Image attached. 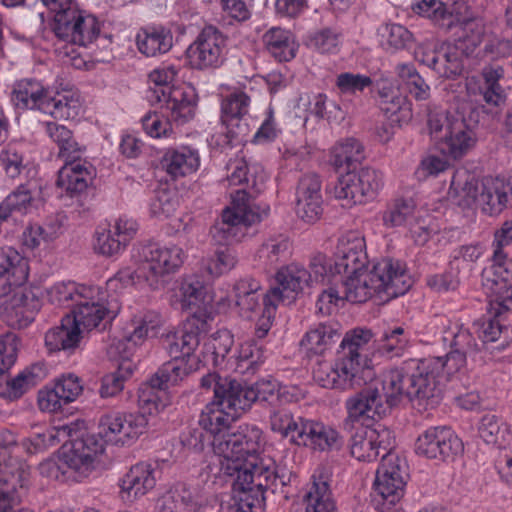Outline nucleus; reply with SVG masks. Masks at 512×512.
<instances>
[{
  "instance_id": "f257e3e1",
  "label": "nucleus",
  "mask_w": 512,
  "mask_h": 512,
  "mask_svg": "<svg viewBox=\"0 0 512 512\" xmlns=\"http://www.w3.org/2000/svg\"><path fill=\"white\" fill-rule=\"evenodd\" d=\"M466 364L462 351L452 349L445 357L409 359L388 370L385 388L392 404L407 399L419 408L435 407L442 399L443 380Z\"/></svg>"
},
{
  "instance_id": "f03ea898",
  "label": "nucleus",
  "mask_w": 512,
  "mask_h": 512,
  "mask_svg": "<svg viewBox=\"0 0 512 512\" xmlns=\"http://www.w3.org/2000/svg\"><path fill=\"white\" fill-rule=\"evenodd\" d=\"M251 168L245 159H235L228 164L231 170L227 180L230 185L245 184L246 188L238 189L231 194L232 207L223 210L221 221L217 222L210 230L213 239L220 245H230L238 242L245 235L247 227L259 223L267 211H260L253 202L255 196L260 193L264 177L257 176V169Z\"/></svg>"
},
{
  "instance_id": "7ed1b4c3",
  "label": "nucleus",
  "mask_w": 512,
  "mask_h": 512,
  "mask_svg": "<svg viewBox=\"0 0 512 512\" xmlns=\"http://www.w3.org/2000/svg\"><path fill=\"white\" fill-rule=\"evenodd\" d=\"M370 329L355 328L346 332L337 351L335 363L319 361L313 368V379L323 388L348 390L372 381L375 372L368 357Z\"/></svg>"
},
{
  "instance_id": "20e7f679",
  "label": "nucleus",
  "mask_w": 512,
  "mask_h": 512,
  "mask_svg": "<svg viewBox=\"0 0 512 512\" xmlns=\"http://www.w3.org/2000/svg\"><path fill=\"white\" fill-rule=\"evenodd\" d=\"M212 447L220 460L221 472L232 481L238 480L245 470H253L264 459L262 430L254 424H241L228 428L212 440Z\"/></svg>"
},
{
  "instance_id": "39448f33",
  "label": "nucleus",
  "mask_w": 512,
  "mask_h": 512,
  "mask_svg": "<svg viewBox=\"0 0 512 512\" xmlns=\"http://www.w3.org/2000/svg\"><path fill=\"white\" fill-rule=\"evenodd\" d=\"M343 298L364 303L374 294L384 293L387 299L404 295L411 287L410 277L398 261L383 259L372 270L341 276Z\"/></svg>"
},
{
  "instance_id": "423d86ee",
  "label": "nucleus",
  "mask_w": 512,
  "mask_h": 512,
  "mask_svg": "<svg viewBox=\"0 0 512 512\" xmlns=\"http://www.w3.org/2000/svg\"><path fill=\"white\" fill-rule=\"evenodd\" d=\"M412 10L430 19L445 32L455 30V42H461L462 47L471 55L481 44L484 35L483 25L465 16L463 3L454 2L446 5L441 0H419L412 5Z\"/></svg>"
},
{
  "instance_id": "0eeeda50",
  "label": "nucleus",
  "mask_w": 512,
  "mask_h": 512,
  "mask_svg": "<svg viewBox=\"0 0 512 512\" xmlns=\"http://www.w3.org/2000/svg\"><path fill=\"white\" fill-rule=\"evenodd\" d=\"M176 75L174 66L154 70L150 74V80L155 86L150 88L147 97L151 103H164L168 117L179 125L194 118L197 96L189 87L170 86Z\"/></svg>"
},
{
  "instance_id": "6e6552de",
  "label": "nucleus",
  "mask_w": 512,
  "mask_h": 512,
  "mask_svg": "<svg viewBox=\"0 0 512 512\" xmlns=\"http://www.w3.org/2000/svg\"><path fill=\"white\" fill-rule=\"evenodd\" d=\"M488 114L484 105H468L453 113L451 123L441 141V151L448 157L458 160L476 144L477 129Z\"/></svg>"
},
{
  "instance_id": "1a4fd4ad",
  "label": "nucleus",
  "mask_w": 512,
  "mask_h": 512,
  "mask_svg": "<svg viewBox=\"0 0 512 512\" xmlns=\"http://www.w3.org/2000/svg\"><path fill=\"white\" fill-rule=\"evenodd\" d=\"M141 263L136 271L138 278H143L153 290L164 287L166 276L175 272L183 263L184 252L178 246L160 247L149 242L139 251Z\"/></svg>"
},
{
  "instance_id": "9d476101",
  "label": "nucleus",
  "mask_w": 512,
  "mask_h": 512,
  "mask_svg": "<svg viewBox=\"0 0 512 512\" xmlns=\"http://www.w3.org/2000/svg\"><path fill=\"white\" fill-rule=\"evenodd\" d=\"M418 456L440 462L454 461L462 454V440L448 427L435 426L423 431L414 444Z\"/></svg>"
},
{
  "instance_id": "9b49d317",
  "label": "nucleus",
  "mask_w": 512,
  "mask_h": 512,
  "mask_svg": "<svg viewBox=\"0 0 512 512\" xmlns=\"http://www.w3.org/2000/svg\"><path fill=\"white\" fill-rule=\"evenodd\" d=\"M226 53L227 37L213 25L205 26L187 49L191 66L198 70L218 68Z\"/></svg>"
},
{
  "instance_id": "f8f14e48",
  "label": "nucleus",
  "mask_w": 512,
  "mask_h": 512,
  "mask_svg": "<svg viewBox=\"0 0 512 512\" xmlns=\"http://www.w3.org/2000/svg\"><path fill=\"white\" fill-rule=\"evenodd\" d=\"M147 418L140 413L110 412L101 416L98 430L106 443L130 445L145 430Z\"/></svg>"
},
{
  "instance_id": "ddd939ff",
  "label": "nucleus",
  "mask_w": 512,
  "mask_h": 512,
  "mask_svg": "<svg viewBox=\"0 0 512 512\" xmlns=\"http://www.w3.org/2000/svg\"><path fill=\"white\" fill-rule=\"evenodd\" d=\"M208 318L206 313L194 312L184 323L180 336L175 333L165 336L162 344L171 359L187 362L197 360L194 357V351L199 346L202 335L209 331Z\"/></svg>"
},
{
  "instance_id": "4468645a",
  "label": "nucleus",
  "mask_w": 512,
  "mask_h": 512,
  "mask_svg": "<svg viewBox=\"0 0 512 512\" xmlns=\"http://www.w3.org/2000/svg\"><path fill=\"white\" fill-rule=\"evenodd\" d=\"M392 448V432L381 425L370 427L362 423L351 436V455L359 461L371 462L379 456L383 458L394 455L391 452Z\"/></svg>"
},
{
  "instance_id": "2eb2a0df",
  "label": "nucleus",
  "mask_w": 512,
  "mask_h": 512,
  "mask_svg": "<svg viewBox=\"0 0 512 512\" xmlns=\"http://www.w3.org/2000/svg\"><path fill=\"white\" fill-rule=\"evenodd\" d=\"M191 370L192 364L188 365L187 361L181 359H171L165 362L157 372L152 375L146 386L140 389V402L147 404L150 414L160 411L164 408L165 404L160 400L154 390H165L169 384H177L187 376Z\"/></svg>"
},
{
  "instance_id": "dca6fc26",
  "label": "nucleus",
  "mask_w": 512,
  "mask_h": 512,
  "mask_svg": "<svg viewBox=\"0 0 512 512\" xmlns=\"http://www.w3.org/2000/svg\"><path fill=\"white\" fill-rule=\"evenodd\" d=\"M291 480V473L280 469L271 459H264L253 470H245L234 480L235 489H250L252 492L265 496V491L276 493L287 486Z\"/></svg>"
},
{
  "instance_id": "f3484780",
  "label": "nucleus",
  "mask_w": 512,
  "mask_h": 512,
  "mask_svg": "<svg viewBox=\"0 0 512 512\" xmlns=\"http://www.w3.org/2000/svg\"><path fill=\"white\" fill-rule=\"evenodd\" d=\"M388 371L384 374L382 381V389L385 394V403L377 388L368 387L355 396L350 397L346 401V409L348 417L344 422L345 428L352 426L353 422H359L362 419H373L375 416L382 418L392 407L397 406L400 402L392 404L389 399V391L385 388V381Z\"/></svg>"
},
{
  "instance_id": "a211bd4d",
  "label": "nucleus",
  "mask_w": 512,
  "mask_h": 512,
  "mask_svg": "<svg viewBox=\"0 0 512 512\" xmlns=\"http://www.w3.org/2000/svg\"><path fill=\"white\" fill-rule=\"evenodd\" d=\"M0 302V320L9 327H27L41 308L39 297L30 288L15 289Z\"/></svg>"
},
{
  "instance_id": "6ab92c4d",
  "label": "nucleus",
  "mask_w": 512,
  "mask_h": 512,
  "mask_svg": "<svg viewBox=\"0 0 512 512\" xmlns=\"http://www.w3.org/2000/svg\"><path fill=\"white\" fill-rule=\"evenodd\" d=\"M406 475L405 463L397 455L383 457L376 471L374 491L386 503L395 505L404 495Z\"/></svg>"
},
{
  "instance_id": "aec40b11",
  "label": "nucleus",
  "mask_w": 512,
  "mask_h": 512,
  "mask_svg": "<svg viewBox=\"0 0 512 512\" xmlns=\"http://www.w3.org/2000/svg\"><path fill=\"white\" fill-rule=\"evenodd\" d=\"M104 441L97 434L80 431L71 440V447L63 453V463L67 468L86 476L91 470L95 458L104 451Z\"/></svg>"
},
{
  "instance_id": "412c9836",
  "label": "nucleus",
  "mask_w": 512,
  "mask_h": 512,
  "mask_svg": "<svg viewBox=\"0 0 512 512\" xmlns=\"http://www.w3.org/2000/svg\"><path fill=\"white\" fill-rule=\"evenodd\" d=\"M250 98L243 92L226 97L221 105V121L227 131L229 143L241 142L249 134V125L244 116L248 112Z\"/></svg>"
},
{
  "instance_id": "4be33fe9",
  "label": "nucleus",
  "mask_w": 512,
  "mask_h": 512,
  "mask_svg": "<svg viewBox=\"0 0 512 512\" xmlns=\"http://www.w3.org/2000/svg\"><path fill=\"white\" fill-rule=\"evenodd\" d=\"M28 278V264L12 248L0 250V298L6 297L15 289H24Z\"/></svg>"
},
{
  "instance_id": "5701e85b",
  "label": "nucleus",
  "mask_w": 512,
  "mask_h": 512,
  "mask_svg": "<svg viewBox=\"0 0 512 512\" xmlns=\"http://www.w3.org/2000/svg\"><path fill=\"white\" fill-rule=\"evenodd\" d=\"M480 206L490 216L512 207V177L484 178L481 181Z\"/></svg>"
},
{
  "instance_id": "b1692460",
  "label": "nucleus",
  "mask_w": 512,
  "mask_h": 512,
  "mask_svg": "<svg viewBox=\"0 0 512 512\" xmlns=\"http://www.w3.org/2000/svg\"><path fill=\"white\" fill-rule=\"evenodd\" d=\"M80 379L74 374L63 375L56 380L52 389L40 391L38 405L42 411L57 412L63 405L76 400L82 393Z\"/></svg>"
},
{
  "instance_id": "393cba45",
  "label": "nucleus",
  "mask_w": 512,
  "mask_h": 512,
  "mask_svg": "<svg viewBox=\"0 0 512 512\" xmlns=\"http://www.w3.org/2000/svg\"><path fill=\"white\" fill-rule=\"evenodd\" d=\"M300 428L296 445L326 451L339 450L344 444L343 438L336 429L321 422L304 419Z\"/></svg>"
},
{
  "instance_id": "a878e982",
  "label": "nucleus",
  "mask_w": 512,
  "mask_h": 512,
  "mask_svg": "<svg viewBox=\"0 0 512 512\" xmlns=\"http://www.w3.org/2000/svg\"><path fill=\"white\" fill-rule=\"evenodd\" d=\"M95 175V168L87 160L64 163L58 172L56 185L73 197L84 192Z\"/></svg>"
},
{
  "instance_id": "bb28decb",
  "label": "nucleus",
  "mask_w": 512,
  "mask_h": 512,
  "mask_svg": "<svg viewBox=\"0 0 512 512\" xmlns=\"http://www.w3.org/2000/svg\"><path fill=\"white\" fill-rule=\"evenodd\" d=\"M212 406L225 407L232 410L233 417H239L240 413L249 408V396L247 393V384L229 378L223 377L215 391Z\"/></svg>"
},
{
  "instance_id": "cd10ccee",
  "label": "nucleus",
  "mask_w": 512,
  "mask_h": 512,
  "mask_svg": "<svg viewBox=\"0 0 512 512\" xmlns=\"http://www.w3.org/2000/svg\"><path fill=\"white\" fill-rule=\"evenodd\" d=\"M281 292V301L291 303L305 287L312 284V274L300 265L291 264L278 270L275 276Z\"/></svg>"
},
{
  "instance_id": "c85d7f7f",
  "label": "nucleus",
  "mask_w": 512,
  "mask_h": 512,
  "mask_svg": "<svg viewBox=\"0 0 512 512\" xmlns=\"http://www.w3.org/2000/svg\"><path fill=\"white\" fill-rule=\"evenodd\" d=\"M461 42H444L439 45V58L436 73L440 77L454 78L462 74L470 57Z\"/></svg>"
},
{
  "instance_id": "c756f323",
  "label": "nucleus",
  "mask_w": 512,
  "mask_h": 512,
  "mask_svg": "<svg viewBox=\"0 0 512 512\" xmlns=\"http://www.w3.org/2000/svg\"><path fill=\"white\" fill-rule=\"evenodd\" d=\"M49 91L37 80L23 79L15 84L11 100L18 109H39L42 111V106L47 100Z\"/></svg>"
},
{
  "instance_id": "7c9ffc66",
  "label": "nucleus",
  "mask_w": 512,
  "mask_h": 512,
  "mask_svg": "<svg viewBox=\"0 0 512 512\" xmlns=\"http://www.w3.org/2000/svg\"><path fill=\"white\" fill-rule=\"evenodd\" d=\"M81 339V331L70 315L63 317L61 324L51 328L45 335V344L50 351L74 350Z\"/></svg>"
},
{
  "instance_id": "2f4dec72",
  "label": "nucleus",
  "mask_w": 512,
  "mask_h": 512,
  "mask_svg": "<svg viewBox=\"0 0 512 512\" xmlns=\"http://www.w3.org/2000/svg\"><path fill=\"white\" fill-rule=\"evenodd\" d=\"M156 484L151 464L138 463L130 468L121 480V489L133 498L144 496Z\"/></svg>"
},
{
  "instance_id": "473e14b6",
  "label": "nucleus",
  "mask_w": 512,
  "mask_h": 512,
  "mask_svg": "<svg viewBox=\"0 0 512 512\" xmlns=\"http://www.w3.org/2000/svg\"><path fill=\"white\" fill-rule=\"evenodd\" d=\"M43 375L44 371L40 364L24 369L11 379L5 375V379L0 381V395L10 400H16L34 387Z\"/></svg>"
},
{
  "instance_id": "72a5a7b5",
  "label": "nucleus",
  "mask_w": 512,
  "mask_h": 512,
  "mask_svg": "<svg viewBox=\"0 0 512 512\" xmlns=\"http://www.w3.org/2000/svg\"><path fill=\"white\" fill-rule=\"evenodd\" d=\"M45 101L42 112L50 114L57 120H73L79 116L82 109L79 96L69 91L54 94L49 91Z\"/></svg>"
},
{
  "instance_id": "f704fd0d",
  "label": "nucleus",
  "mask_w": 512,
  "mask_h": 512,
  "mask_svg": "<svg viewBox=\"0 0 512 512\" xmlns=\"http://www.w3.org/2000/svg\"><path fill=\"white\" fill-rule=\"evenodd\" d=\"M138 50L147 57L167 53L173 46V35L169 29L152 27L141 29L137 34Z\"/></svg>"
},
{
  "instance_id": "c9c22d12",
  "label": "nucleus",
  "mask_w": 512,
  "mask_h": 512,
  "mask_svg": "<svg viewBox=\"0 0 512 512\" xmlns=\"http://www.w3.org/2000/svg\"><path fill=\"white\" fill-rule=\"evenodd\" d=\"M162 166L174 179L195 172L200 165L198 152L189 147L169 150L162 159Z\"/></svg>"
},
{
  "instance_id": "e433bc0d",
  "label": "nucleus",
  "mask_w": 512,
  "mask_h": 512,
  "mask_svg": "<svg viewBox=\"0 0 512 512\" xmlns=\"http://www.w3.org/2000/svg\"><path fill=\"white\" fill-rule=\"evenodd\" d=\"M340 337L341 332L338 323H319L305 334L301 345L315 354H322L330 345L336 343Z\"/></svg>"
},
{
  "instance_id": "4c0bfd02",
  "label": "nucleus",
  "mask_w": 512,
  "mask_h": 512,
  "mask_svg": "<svg viewBox=\"0 0 512 512\" xmlns=\"http://www.w3.org/2000/svg\"><path fill=\"white\" fill-rule=\"evenodd\" d=\"M362 159H364L362 144L354 138H348L333 148L330 161L337 172H344L355 170Z\"/></svg>"
},
{
  "instance_id": "58836bf2",
  "label": "nucleus",
  "mask_w": 512,
  "mask_h": 512,
  "mask_svg": "<svg viewBox=\"0 0 512 512\" xmlns=\"http://www.w3.org/2000/svg\"><path fill=\"white\" fill-rule=\"evenodd\" d=\"M37 185L27 182L19 185L1 203L0 211L9 218L13 213L26 214L35 201Z\"/></svg>"
},
{
  "instance_id": "ea45409f",
  "label": "nucleus",
  "mask_w": 512,
  "mask_h": 512,
  "mask_svg": "<svg viewBox=\"0 0 512 512\" xmlns=\"http://www.w3.org/2000/svg\"><path fill=\"white\" fill-rule=\"evenodd\" d=\"M73 316L71 319L75 320V324L80 328L92 330L99 326L103 321L107 308L98 301H91L88 297L82 296L77 300V304L72 309Z\"/></svg>"
},
{
  "instance_id": "a19ab883",
  "label": "nucleus",
  "mask_w": 512,
  "mask_h": 512,
  "mask_svg": "<svg viewBox=\"0 0 512 512\" xmlns=\"http://www.w3.org/2000/svg\"><path fill=\"white\" fill-rule=\"evenodd\" d=\"M29 466L21 459L9 456L0 464V484L16 493L17 489L24 490L29 482Z\"/></svg>"
},
{
  "instance_id": "79ce46f5",
  "label": "nucleus",
  "mask_w": 512,
  "mask_h": 512,
  "mask_svg": "<svg viewBox=\"0 0 512 512\" xmlns=\"http://www.w3.org/2000/svg\"><path fill=\"white\" fill-rule=\"evenodd\" d=\"M483 287H493L512 282V259L508 258L502 249H495L493 263L489 268L483 270Z\"/></svg>"
},
{
  "instance_id": "37998d69",
  "label": "nucleus",
  "mask_w": 512,
  "mask_h": 512,
  "mask_svg": "<svg viewBox=\"0 0 512 512\" xmlns=\"http://www.w3.org/2000/svg\"><path fill=\"white\" fill-rule=\"evenodd\" d=\"M232 416V410H228L225 407L212 406V403H210L203 409L199 424L204 430L212 434L214 439L218 434L233 427L230 423L237 417L232 418Z\"/></svg>"
},
{
  "instance_id": "c03bdc74",
  "label": "nucleus",
  "mask_w": 512,
  "mask_h": 512,
  "mask_svg": "<svg viewBox=\"0 0 512 512\" xmlns=\"http://www.w3.org/2000/svg\"><path fill=\"white\" fill-rule=\"evenodd\" d=\"M503 68L500 65L486 66L482 70L484 87L482 96L488 106L498 107L505 102L506 96L498 81L503 76Z\"/></svg>"
},
{
  "instance_id": "a18cd8bd",
  "label": "nucleus",
  "mask_w": 512,
  "mask_h": 512,
  "mask_svg": "<svg viewBox=\"0 0 512 512\" xmlns=\"http://www.w3.org/2000/svg\"><path fill=\"white\" fill-rule=\"evenodd\" d=\"M82 12L76 6L54 16L53 31L59 40L67 44H75V33L78 32L77 29L80 27L79 19L82 16Z\"/></svg>"
},
{
  "instance_id": "49530a36",
  "label": "nucleus",
  "mask_w": 512,
  "mask_h": 512,
  "mask_svg": "<svg viewBox=\"0 0 512 512\" xmlns=\"http://www.w3.org/2000/svg\"><path fill=\"white\" fill-rule=\"evenodd\" d=\"M261 286L258 281L253 278H243L234 285L235 303L240 311L251 313L260 305V296L258 291Z\"/></svg>"
},
{
  "instance_id": "de8ad7c7",
  "label": "nucleus",
  "mask_w": 512,
  "mask_h": 512,
  "mask_svg": "<svg viewBox=\"0 0 512 512\" xmlns=\"http://www.w3.org/2000/svg\"><path fill=\"white\" fill-rule=\"evenodd\" d=\"M338 181L334 186V196L346 201L347 205L362 204L366 202L364 194L355 176V170L338 172Z\"/></svg>"
},
{
  "instance_id": "09e8293b",
  "label": "nucleus",
  "mask_w": 512,
  "mask_h": 512,
  "mask_svg": "<svg viewBox=\"0 0 512 512\" xmlns=\"http://www.w3.org/2000/svg\"><path fill=\"white\" fill-rule=\"evenodd\" d=\"M396 73L416 100L423 101L430 97V86L413 65L398 64L396 66Z\"/></svg>"
},
{
  "instance_id": "8fccbe9b",
  "label": "nucleus",
  "mask_w": 512,
  "mask_h": 512,
  "mask_svg": "<svg viewBox=\"0 0 512 512\" xmlns=\"http://www.w3.org/2000/svg\"><path fill=\"white\" fill-rule=\"evenodd\" d=\"M267 50L280 62L294 58V49L289 42V35L281 28H271L263 36Z\"/></svg>"
},
{
  "instance_id": "3c124183",
  "label": "nucleus",
  "mask_w": 512,
  "mask_h": 512,
  "mask_svg": "<svg viewBox=\"0 0 512 512\" xmlns=\"http://www.w3.org/2000/svg\"><path fill=\"white\" fill-rule=\"evenodd\" d=\"M305 499L307 501L306 512H337L328 483L325 481L313 482Z\"/></svg>"
},
{
  "instance_id": "603ef678",
  "label": "nucleus",
  "mask_w": 512,
  "mask_h": 512,
  "mask_svg": "<svg viewBox=\"0 0 512 512\" xmlns=\"http://www.w3.org/2000/svg\"><path fill=\"white\" fill-rule=\"evenodd\" d=\"M263 311L259 317L256 327L255 335L257 338H264L271 329L277 305L281 302V292L279 288H270L263 296Z\"/></svg>"
},
{
  "instance_id": "864d4df0",
  "label": "nucleus",
  "mask_w": 512,
  "mask_h": 512,
  "mask_svg": "<svg viewBox=\"0 0 512 512\" xmlns=\"http://www.w3.org/2000/svg\"><path fill=\"white\" fill-rule=\"evenodd\" d=\"M479 435L488 444L501 446L509 436L507 425L496 415L487 414L482 417Z\"/></svg>"
},
{
  "instance_id": "5fc2aeb1",
  "label": "nucleus",
  "mask_w": 512,
  "mask_h": 512,
  "mask_svg": "<svg viewBox=\"0 0 512 512\" xmlns=\"http://www.w3.org/2000/svg\"><path fill=\"white\" fill-rule=\"evenodd\" d=\"M481 182L473 176H468L462 183L453 180L449 194L450 196L459 197L457 204L463 207H470L478 203L480 205Z\"/></svg>"
},
{
  "instance_id": "6e6d98bb",
  "label": "nucleus",
  "mask_w": 512,
  "mask_h": 512,
  "mask_svg": "<svg viewBox=\"0 0 512 512\" xmlns=\"http://www.w3.org/2000/svg\"><path fill=\"white\" fill-rule=\"evenodd\" d=\"M161 325V315L156 311H146L136 315L132 321V330L129 331L130 340L143 343L150 332Z\"/></svg>"
},
{
  "instance_id": "4d7b16f0",
  "label": "nucleus",
  "mask_w": 512,
  "mask_h": 512,
  "mask_svg": "<svg viewBox=\"0 0 512 512\" xmlns=\"http://www.w3.org/2000/svg\"><path fill=\"white\" fill-rule=\"evenodd\" d=\"M302 421H304L303 418L294 419L286 411H275L270 416L272 431L280 433L283 437H290V441L294 444L297 443Z\"/></svg>"
},
{
  "instance_id": "13d9d810",
  "label": "nucleus",
  "mask_w": 512,
  "mask_h": 512,
  "mask_svg": "<svg viewBox=\"0 0 512 512\" xmlns=\"http://www.w3.org/2000/svg\"><path fill=\"white\" fill-rule=\"evenodd\" d=\"M235 490V488L233 487ZM242 493L239 501L227 506L221 505L222 512H263L265 496L250 489H236Z\"/></svg>"
},
{
  "instance_id": "bf43d9fd",
  "label": "nucleus",
  "mask_w": 512,
  "mask_h": 512,
  "mask_svg": "<svg viewBox=\"0 0 512 512\" xmlns=\"http://www.w3.org/2000/svg\"><path fill=\"white\" fill-rule=\"evenodd\" d=\"M131 364L125 362L117 364V370L114 373L103 377L100 388L101 397H113L120 393L124 388L125 380L131 376Z\"/></svg>"
},
{
  "instance_id": "052dcab7",
  "label": "nucleus",
  "mask_w": 512,
  "mask_h": 512,
  "mask_svg": "<svg viewBox=\"0 0 512 512\" xmlns=\"http://www.w3.org/2000/svg\"><path fill=\"white\" fill-rule=\"evenodd\" d=\"M141 344L130 340L128 331L121 339L113 340L107 348V355L111 360L117 361L118 364L129 362L131 364V372H133L135 363L132 358L136 347Z\"/></svg>"
},
{
  "instance_id": "680f3d73",
  "label": "nucleus",
  "mask_w": 512,
  "mask_h": 512,
  "mask_svg": "<svg viewBox=\"0 0 512 512\" xmlns=\"http://www.w3.org/2000/svg\"><path fill=\"white\" fill-rule=\"evenodd\" d=\"M161 108V116L157 113H149L142 119V125L148 135L154 138L167 136L171 131V122L176 123L170 117L168 112L163 107L164 103H158Z\"/></svg>"
},
{
  "instance_id": "e2e57ef3",
  "label": "nucleus",
  "mask_w": 512,
  "mask_h": 512,
  "mask_svg": "<svg viewBox=\"0 0 512 512\" xmlns=\"http://www.w3.org/2000/svg\"><path fill=\"white\" fill-rule=\"evenodd\" d=\"M18 337L11 332L0 336V381L5 379L8 370L13 366L17 358Z\"/></svg>"
},
{
  "instance_id": "0e129e2a",
  "label": "nucleus",
  "mask_w": 512,
  "mask_h": 512,
  "mask_svg": "<svg viewBox=\"0 0 512 512\" xmlns=\"http://www.w3.org/2000/svg\"><path fill=\"white\" fill-rule=\"evenodd\" d=\"M378 94L380 97V108L387 115H395L406 111L403 105L406 104V99L396 93L393 87L387 82L378 84ZM409 111V109H407Z\"/></svg>"
},
{
  "instance_id": "69168bd1",
  "label": "nucleus",
  "mask_w": 512,
  "mask_h": 512,
  "mask_svg": "<svg viewBox=\"0 0 512 512\" xmlns=\"http://www.w3.org/2000/svg\"><path fill=\"white\" fill-rule=\"evenodd\" d=\"M355 176L366 201L374 199L382 187V174L376 169L364 167L355 170Z\"/></svg>"
},
{
  "instance_id": "338daca9",
  "label": "nucleus",
  "mask_w": 512,
  "mask_h": 512,
  "mask_svg": "<svg viewBox=\"0 0 512 512\" xmlns=\"http://www.w3.org/2000/svg\"><path fill=\"white\" fill-rule=\"evenodd\" d=\"M82 294L78 293L76 286L72 282H58L47 289V297L50 303L57 306L70 307V302H76L82 298Z\"/></svg>"
},
{
  "instance_id": "774afa93",
  "label": "nucleus",
  "mask_w": 512,
  "mask_h": 512,
  "mask_svg": "<svg viewBox=\"0 0 512 512\" xmlns=\"http://www.w3.org/2000/svg\"><path fill=\"white\" fill-rule=\"evenodd\" d=\"M233 344V335L226 329L219 330L212 335L206 346L207 350L211 351L213 354V361L215 365H219L225 360L229 355Z\"/></svg>"
}]
</instances>
